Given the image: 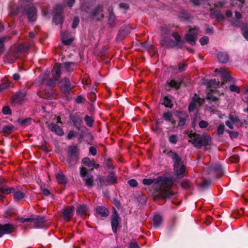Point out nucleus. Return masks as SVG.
<instances>
[{
  "mask_svg": "<svg viewBox=\"0 0 248 248\" xmlns=\"http://www.w3.org/2000/svg\"><path fill=\"white\" fill-rule=\"evenodd\" d=\"M174 181L172 178L158 177L155 179H144L142 183L144 185H154L156 192L161 198H170L173 195L170 188Z\"/></svg>",
  "mask_w": 248,
  "mask_h": 248,
  "instance_id": "obj_1",
  "label": "nucleus"
},
{
  "mask_svg": "<svg viewBox=\"0 0 248 248\" xmlns=\"http://www.w3.org/2000/svg\"><path fill=\"white\" fill-rule=\"evenodd\" d=\"M167 155L170 157L173 163V172L178 178L184 177L186 171V166L182 161L181 157L175 152L169 151Z\"/></svg>",
  "mask_w": 248,
  "mask_h": 248,
  "instance_id": "obj_2",
  "label": "nucleus"
},
{
  "mask_svg": "<svg viewBox=\"0 0 248 248\" xmlns=\"http://www.w3.org/2000/svg\"><path fill=\"white\" fill-rule=\"evenodd\" d=\"M189 142H191L193 145L198 148H200L202 146H206L209 144L211 138L209 136L206 135H200L195 133H191L188 135Z\"/></svg>",
  "mask_w": 248,
  "mask_h": 248,
  "instance_id": "obj_3",
  "label": "nucleus"
},
{
  "mask_svg": "<svg viewBox=\"0 0 248 248\" xmlns=\"http://www.w3.org/2000/svg\"><path fill=\"white\" fill-rule=\"evenodd\" d=\"M171 36L174 38V40L170 39H161L160 41L161 46L166 47H174L176 46L181 47L183 45L184 42L177 32H172Z\"/></svg>",
  "mask_w": 248,
  "mask_h": 248,
  "instance_id": "obj_4",
  "label": "nucleus"
},
{
  "mask_svg": "<svg viewBox=\"0 0 248 248\" xmlns=\"http://www.w3.org/2000/svg\"><path fill=\"white\" fill-rule=\"evenodd\" d=\"M75 68L74 62H66L62 63H56L52 69L51 73L54 76L61 77L62 72H70Z\"/></svg>",
  "mask_w": 248,
  "mask_h": 248,
  "instance_id": "obj_5",
  "label": "nucleus"
},
{
  "mask_svg": "<svg viewBox=\"0 0 248 248\" xmlns=\"http://www.w3.org/2000/svg\"><path fill=\"white\" fill-rule=\"evenodd\" d=\"M97 186L102 188L104 186H107L109 185H114L117 183V176L114 171L110 172L108 178L106 179L104 176H98L96 179Z\"/></svg>",
  "mask_w": 248,
  "mask_h": 248,
  "instance_id": "obj_6",
  "label": "nucleus"
},
{
  "mask_svg": "<svg viewBox=\"0 0 248 248\" xmlns=\"http://www.w3.org/2000/svg\"><path fill=\"white\" fill-rule=\"evenodd\" d=\"M80 175L85 182V186L89 188L92 187L93 183V175L88 173L87 168L81 167Z\"/></svg>",
  "mask_w": 248,
  "mask_h": 248,
  "instance_id": "obj_7",
  "label": "nucleus"
},
{
  "mask_svg": "<svg viewBox=\"0 0 248 248\" xmlns=\"http://www.w3.org/2000/svg\"><path fill=\"white\" fill-rule=\"evenodd\" d=\"M23 14L27 15L30 22H33L36 19L37 9L32 4L26 5L23 9Z\"/></svg>",
  "mask_w": 248,
  "mask_h": 248,
  "instance_id": "obj_8",
  "label": "nucleus"
},
{
  "mask_svg": "<svg viewBox=\"0 0 248 248\" xmlns=\"http://www.w3.org/2000/svg\"><path fill=\"white\" fill-rule=\"evenodd\" d=\"M63 7L59 4L56 5L54 9V16L53 21L56 24H61L63 22Z\"/></svg>",
  "mask_w": 248,
  "mask_h": 248,
  "instance_id": "obj_9",
  "label": "nucleus"
},
{
  "mask_svg": "<svg viewBox=\"0 0 248 248\" xmlns=\"http://www.w3.org/2000/svg\"><path fill=\"white\" fill-rule=\"evenodd\" d=\"M199 32V29L197 27L189 29L188 33L185 35L186 41L192 46L194 45Z\"/></svg>",
  "mask_w": 248,
  "mask_h": 248,
  "instance_id": "obj_10",
  "label": "nucleus"
},
{
  "mask_svg": "<svg viewBox=\"0 0 248 248\" xmlns=\"http://www.w3.org/2000/svg\"><path fill=\"white\" fill-rule=\"evenodd\" d=\"M121 218L119 216L116 209L113 208L112 214L111 217V225L112 230L114 233H116L117 228L121 223Z\"/></svg>",
  "mask_w": 248,
  "mask_h": 248,
  "instance_id": "obj_11",
  "label": "nucleus"
},
{
  "mask_svg": "<svg viewBox=\"0 0 248 248\" xmlns=\"http://www.w3.org/2000/svg\"><path fill=\"white\" fill-rule=\"evenodd\" d=\"M69 119L74 126L78 129H79L82 122V119L80 116L79 113H71L69 115Z\"/></svg>",
  "mask_w": 248,
  "mask_h": 248,
  "instance_id": "obj_12",
  "label": "nucleus"
},
{
  "mask_svg": "<svg viewBox=\"0 0 248 248\" xmlns=\"http://www.w3.org/2000/svg\"><path fill=\"white\" fill-rule=\"evenodd\" d=\"M59 86L64 93H68L73 88L69 79L67 78L62 79L59 83Z\"/></svg>",
  "mask_w": 248,
  "mask_h": 248,
  "instance_id": "obj_13",
  "label": "nucleus"
},
{
  "mask_svg": "<svg viewBox=\"0 0 248 248\" xmlns=\"http://www.w3.org/2000/svg\"><path fill=\"white\" fill-rule=\"evenodd\" d=\"M15 230L14 225L11 223L5 224H0V237L4 234H10Z\"/></svg>",
  "mask_w": 248,
  "mask_h": 248,
  "instance_id": "obj_14",
  "label": "nucleus"
},
{
  "mask_svg": "<svg viewBox=\"0 0 248 248\" xmlns=\"http://www.w3.org/2000/svg\"><path fill=\"white\" fill-rule=\"evenodd\" d=\"M31 222L34 224L35 227L37 228H47L48 226V224H47L44 217H38L33 218H31Z\"/></svg>",
  "mask_w": 248,
  "mask_h": 248,
  "instance_id": "obj_15",
  "label": "nucleus"
},
{
  "mask_svg": "<svg viewBox=\"0 0 248 248\" xmlns=\"http://www.w3.org/2000/svg\"><path fill=\"white\" fill-rule=\"evenodd\" d=\"M103 6L102 5H98L91 11V15L95 17L97 20H101L104 17L103 13Z\"/></svg>",
  "mask_w": 248,
  "mask_h": 248,
  "instance_id": "obj_16",
  "label": "nucleus"
},
{
  "mask_svg": "<svg viewBox=\"0 0 248 248\" xmlns=\"http://www.w3.org/2000/svg\"><path fill=\"white\" fill-rule=\"evenodd\" d=\"M74 209L75 208L73 206L66 207L62 209V213L65 220H70V218L73 216Z\"/></svg>",
  "mask_w": 248,
  "mask_h": 248,
  "instance_id": "obj_17",
  "label": "nucleus"
},
{
  "mask_svg": "<svg viewBox=\"0 0 248 248\" xmlns=\"http://www.w3.org/2000/svg\"><path fill=\"white\" fill-rule=\"evenodd\" d=\"M207 171L208 173H215L217 174H222V167L219 164H213L208 168Z\"/></svg>",
  "mask_w": 248,
  "mask_h": 248,
  "instance_id": "obj_18",
  "label": "nucleus"
},
{
  "mask_svg": "<svg viewBox=\"0 0 248 248\" xmlns=\"http://www.w3.org/2000/svg\"><path fill=\"white\" fill-rule=\"evenodd\" d=\"M131 28L127 25L122 26L118 33L117 38V39H121L124 37L126 35L128 34L131 31Z\"/></svg>",
  "mask_w": 248,
  "mask_h": 248,
  "instance_id": "obj_19",
  "label": "nucleus"
},
{
  "mask_svg": "<svg viewBox=\"0 0 248 248\" xmlns=\"http://www.w3.org/2000/svg\"><path fill=\"white\" fill-rule=\"evenodd\" d=\"M79 159V157L72 156L67 155V158L65 162V164L68 167H74L78 163Z\"/></svg>",
  "mask_w": 248,
  "mask_h": 248,
  "instance_id": "obj_20",
  "label": "nucleus"
},
{
  "mask_svg": "<svg viewBox=\"0 0 248 248\" xmlns=\"http://www.w3.org/2000/svg\"><path fill=\"white\" fill-rule=\"evenodd\" d=\"M96 213L97 215L102 217H107L109 214L108 209L103 206H97L96 207Z\"/></svg>",
  "mask_w": 248,
  "mask_h": 248,
  "instance_id": "obj_21",
  "label": "nucleus"
},
{
  "mask_svg": "<svg viewBox=\"0 0 248 248\" xmlns=\"http://www.w3.org/2000/svg\"><path fill=\"white\" fill-rule=\"evenodd\" d=\"M48 128L51 131L55 132L59 136L63 135L64 133L63 130L56 124H50L48 125Z\"/></svg>",
  "mask_w": 248,
  "mask_h": 248,
  "instance_id": "obj_22",
  "label": "nucleus"
},
{
  "mask_svg": "<svg viewBox=\"0 0 248 248\" xmlns=\"http://www.w3.org/2000/svg\"><path fill=\"white\" fill-rule=\"evenodd\" d=\"M0 192L2 194H9L15 192V188L8 186L6 184H3L0 187Z\"/></svg>",
  "mask_w": 248,
  "mask_h": 248,
  "instance_id": "obj_23",
  "label": "nucleus"
},
{
  "mask_svg": "<svg viewBox=\"0 0 248 248\" xmlns=\"http://www.w3.org/2000/svg\"><path fill=\"white\" fill-rule=\"evenodd\" d=\"M67 155L78 157V149L77 146L76 145L70 146L68 149Z\"/></svg>",
  "mask_w": 248,
  "mask_h": 248,
  "instance_id": "obj_24",
  "label": "nucleus"
},
{
  "mask_svg": "<svg viewBox=\"0 0 248 248\" xmlns=\"http://www.w3.org/2000/svg\"><path fill=\"white\" fill-rule=\"evenodd\" d=\"M217 58L219 62L221 63H226L229 60V56L224 52H219L217 55Z\"/></svg>",
  "mask_w": 248,
  "mask_h": 248,
  "instance_id": "obj_25",
  "label": "nucleus"
},
{
  "mask_svg": "<svg viewBox=\"0 0 248 248\" xmlns=\"http://www.w3.org/2000/svg\"><path fill=\"white\" fill-rule=\"evenodd\" d=\"M20 7L16 4H11L9 7V14L11 16H16L19 12Z\"/></svg>",
  "mask_w": 248,
  "mask_h": 248,
  "instance_id": "obj_26",
  "label": "nucleus"
},
{
  "mask_svg": "<svg viewBox=\"0 0 248 248\" xmlns=\"http://www.w3.org/2000/svg\"><path fill=\"white\" fill-rule=\"evenodd\" d=\"M13 198L15 201L19 202L21 201L25 197V193L20 190L16 191L14 192Z\"/></svg>",
  "mask_w": 248,
  "mask_h": 248,
  "instance_id": "obj_27",
  "label": "nucleus"
},
{
  "mask_svg": "<svg viewBox=\"0 0 248 248\" xmlns=\"http://www.w3.org/2000/svg\"><path fill=\"white\" fill-rule=\"evenodd\" d=\"M215 71V72H219L221 73V78L224 81H227L231 80V78L230 74L225 71L224 69H220L218 70L216 69Z\"/></svg>",
  "mask_w": 248,
  "mask_h": 248,
  "instance_id": "obj_28",
  "label": "nucleus"
},
{
  "mask_svg": "<svg viewBox=\"0 0 248 248\" xmlns=\"http://www.w3.org/2000/svg\"><path fill=\"white\" fill-rule=\"evenodd\" d=\"M18 57H19V54H18V52H17L16 51L13 52L12 53H10L8 55H7V56H6V60L9 63H12Z\"/></svg>",
  "mask_w": 248,
  "mask_h": 248,
  "instance_id": "obj_29",
  "label": "nucleus"
},
{
  "mask_svg": "<svg viewBox=\"0 0 248 248\" xmlns=\"http://www.w3.org/2000/svg\"><path fill=\"white\" fill-rule=\"evenodd\" d=\"M56 179L59 184L65 185L67 183V179L62 172L58 173L56 175Z\"/></svg>",
  "mask_w": 248,
  "mask_h": 248,
  "instance_id": "obj_30",
  "label": "nucleus"
},
{
  "mask_svg": "<svg viewBox=\"0 0 248 248\" xmlns=\"http://www.w3.org/2000/svg\"><path fill=\"white\" fill-rule=\"evenodd\" d=\"M68 34V32L66 31L64 32H61V39L63 44L64 45H69L72 43L73 40L72 38H66V35Z\"/></svg>",
  "mask_w": 248,
  "mask_h": 248,
  "instance_id": "obj_31",
  "label": "nucleus"
},
{
  "mask_svg": "<svg viewBox=\"0 0 248 248\" xmlns=\"http://www.w3.org/2000/svg\"><path fill=\"white\" fill-rule=\"evenodd\" d=\"M182 83L181 80H176L175 79H171L170 81H168L167 84L170 87L174 88L177 90L179 88Z\"/></svg>",
  "mask_w": 248,
  "mask_h": 248,
  "instance_id": "obj_32",
  "label": "nucleus"
},
{
  "mask_svg": "<svg viewBox=\"0 0 248 248\" xmlns=\"http://www.w3.org/2000/svg\"><path fill=\"white\" fill-rule=\"evenodd\" d=\"M212 18H215L218 21L223 20L224 19V15L218 11H215L210 15Z\"/></svg>",
  "mask_w": 248,
  "mask_h": 248,
  "instance_id": "obj_33",
  "label": "nucleus"
},
{
  "mask_svg": "<svg viewBox=\"0 0 248 248\" xmlns=\"http://www.w3.org/2000/svg\"><path fill=\"white\" fill-rule=\"evenodd\" d=\"M26 94V92L24 91H20L17 92L15 95V101L16 102H20L24 99Z\"/></svg>",
  "mask_w": 248,
  "mask_h": 248,
  "instance_id": "obj_34",
  "label": "nucleus"
},
{
  "mask_svg": "<svg viewBox=\"0 0 248 248\" xmlns=\"http://www.w3.org/2000/svg\"><path fill=\"white\" fill-rule=\"evenodd\" d=\"M153 225L154 227L157 228L159 227L162 221V217L159 215H155L154 216L153 219Z\"/></svg>",
  "mask_w": 248,
  "mask_h": 248,
  "instance_id": "obj_35",
  "label": "nucleus"
},
{
  "mask_svg": "<svg viewBox=\"0 0 248 248\" xmlns=\"http://www.w3.org/2000/svg\"><path fill=\"white\" fill-rule=\"evenodd\" d=\"M29 46L26 43L20 44L17 48L16 51L21 53H27L28 49H29Z\"/></svg>",
  "mask_w": 248,
  "mask_h": 248,
  "instance_id": "obj_36",
  "label": "nucleus"
},
{
  "mask_svg": "<svg viewBox=\"0 0 248 248\" xmlns=\"http://www.w3.org/2000/svg\"><path fill=\"white\" fill-rule=\"evenodd\" d=\"M162 104L164 105L166 108H171L173 107L171 99L170 97L169 96H165L163 98Z\"/></svg>",
  "mask_w": 248,
  "mask_h": 248,
  "instance_id": "obj_37",
  "label": "nucleus"
},
{
  "mask_svg": "<svg viewBox=\"0 0 248 248\" xmlns=\"http://www.w3.org/2000/svg\"><path fill=\"white\" fill-rule=\"evenodd\" d=\"M163 119L166 122H171L173 119V115L171 111L164 112L162 115Z\"/></svg>",
  "mask_w": 248,
  "mask_h": 248,
  "instance_id": "obj_38",
  "label": "nucleus"
},
{
  "mask_svg": "<svg viewBox=\"0 0 248 248\" xmlns=\"http://www.w3.org/2000/svg\"><path fill=\"white\" fill-rule=\"evenodd\" d=\"M52 75V78H49L47 81V85L49 86H54L56 85L57 82L58 81V79L60 77H56Z\"/></svg>",
  "mask_w": 248,
  "mask_h": 248,
  "instance_id": "obj_39",
  "label": "nucleus"
},
{
  "mask_svg": "<svg viewBox=\"0 0 248 248\" xmlns=\"http://www.w3.org/2000/svg\"><path fill=\"white\" fill-rule=\"evenodd\" d=\"M169 142L173 144H175L178 141V136L176 134H172L168 137Z\"/></svg>",
  "mask_w": 248,
  "mask_h": 248,
  "instance_id": "obj_40",
  "label": "nucleus"
},
{
  "mask_svg": "<svg viewBox=\"0 0 248 248\" xmlns=\"http://www.w3.org/2000/svg\"><path fill=\"white\" fill-rule=\"evenodd\" d=\"M87 210V207L86 205L83 204L79 206L77 209V213L79 215H82L84 214L86 210Z\"/></svg>",
  "mask_w": 248,
  "mask_h": 248,
  "instance_id": "obj_41",
  "label": "nucleus"
},
{
  "mask_svg": "<svg viewBox=\"0 0 248 248\" xmlns=\"http://www.w3.org/2000/svg\"><path fill=\"white\" fill-rule=\"evenodd\" d=\"M31 118H27L24 119H18V123L22 125L26 126L31 124Z\"/></svg>",
  "mask_w": 248,
  "mask_h": 248,
  "instance_id": "obj_42",
  "label": "nucleus"
},
{
  "mask_svg": "<svg viewBox=\"0 0 248 248\" xmlns=\"http://www.w3.org/2000/svg\"><path fill=\"white\" fill-rule=\"evenodd\" d=\"M84 121L87 126L92 127L94 122L93 118L86 115L84 117Z\"/></svg>",
  "mask_w": 248,
  "mask_h": 248,
  "instance_id": "obj_43",
  "label": "nucleus"
},
{
  "mask_svg": "<svg viewBox=\"0 0 248 248\" xmlns=\"http://www.w3.org/2000/svg\"><path fill=\"white\" fill-rule=\"evenodd\" d=\"M10 37H0V53H2L4 50V43L7 40H9Z\"/></svg>",
  "mask_w": 248,
  "mask_h": 248,
  "instance_id": "obj_44",
  "label": "nucleus"
},
{
  "mask_svg": "<svg viewBox=\"0 0 248 248\" xmlns=\"http://www.w3.org/2000/svg\"><path fill=\"white\" fill-rule=\"evenodd\" d=\"M187 117V116L186 115L184 117L179 116L178 117V126H182L185 125Z\"/></svg>",
  "mask_w": 248,
  "mask_h": 248,
  "instance_id": "obj_45",
  "label": "nucleus"
},
{
  "mask_svg": "<svg viewBox=\"0 0 248 248\" xmlns=\"http://www.w3.org/2000/svg\"><path fill=\"white\" fill-rule=\"evenodd\" d=\"M229 119L233 124H235L240 121L237 117H236L232 114L229 115Z\"/></svg>",
  "mask_w": 248,
  "mask_h": 248,
  "instance_id": "obj_46",
  "label": "nucleus"
},
{
  "mask_svg": "<svg viewBox=\"0 0 248 248\" xmlns=\"http://www.w3.org/2000/svg\"><path fill=\"white\" fill-rule=\"evenodd\" d=\"M82 162L85 165L91 167L92 166V162L89 158L84 157L82 159Z\"/></svg>",
  "mask_w": 248,
  "mask_h": 248,
  "instance_id": "obj_47",
  "label": "nucleus"
},
{
  "mask_svg": "<svg viewBox=\"0 0 248 248\" xmlns=\"http://www.w3.org/2000/svg\"><path fill=\"white\" fill-rule=\"evenodd\" d=\"M13 126L11 125H6L3 127L2 130L5 133H10L12 132Z\"/></svg>",
  "mask_w": 248,
  "mask_h": 248,
  "instance_id": "obj_48",
  "label": "nucleus"
},
{
  "mask_svg": "<svg viewBox=\"0 0 248 248\" xmlns=\"http://www.w3.org/2000/svg\"><path fill=\"white\" fill-rule=\"evenodd\" d=\"M10 86V83L8 82H4L0 84V92L8 88Z\"/></svg>",
  "mask_w": 248,
  "mask_h": 248,
  "instance_id": "obj_49",
  "label": "nucleus"
},
{
  "mask_svg": "<svg viewBox=\"0 0 248 248\" xmlns=\"http://www.w3.org/2000/svg\"><path fill=\"white\" fill-rule=\"evenodd\" d=\"M15 219L18 220L21 223H24L26 222H31V218H24V217H17L15 218Z\"/></svg>",
  "mask_w": 248,
  "mask_h": 248,
  "instance_id": "obj_50",
  "label": "nucleus"
},
{
  "mask_svg": "<svg viewBox=\"0 0 248 248\" xmlns=\"http://www.w3.org/2000/svg\"><path fill=\"white\" fill-rule=\"evenodd\" d=\"M224 130V125L223 124H220L217 128V133L218 135H222Z\"/></svg>",
  "mask_w": 248,
  "mask_h": 248,
  "instance_id": "obj_51",
  "label": "nucleus"
},
{
  "mask_svg": "<svg viewBox=\"0 0 248 248\" xmlns=\"http://www.w3.org/2000/svg\"><path fill=\"white\" fill-rule=\"evenodd\" d=\"M79 23V19L78 16H75L74 18L73 23L72 24V27L73 29L76 28Z\"/></svg>",
  "mask_w": 248,
  "mask_h": 248,
  "instance_id": "obj_52",
  "label": "nucleus"
},
{
  "mask_svg": "<svg viewBox=\"0 0 248 248\" xmlns=\"http://www.w3.org/2000/svg\"><path fill=\"white\" fill-rule=\"evenodd\" d=\"M198 124H199V126L201 128L203 129V128H206L208 126L209 124L207 121H204V120H202L199 122Z\"/></svg>",
  "mask_w": 248,
  "mask_h": 248,
  "instance_id": "obj_53",
  "label": "nucleus"
},
{
  "mask_svg": "<svg viewBox=\"0 0 248 248\" xmlns=\"http://www.w3.org/2000/svg\"><path fill=\"white\" fill-rule=\"evenodd\" d=\"M200 43L201 45H206L209 42V39L207 36H203L200 39Z\"/></svg>",
  "mask_w": 248,
  "mask_h": 248,
  "instance_id": "obj_54",
  "label": "nucleus"
},
{
  "mask_svg": "<svg viewBox=\"0 0 248 248\" xmlns=\"http://www.w3.org/2000/svg\"><path fill=\"white\" fill-rule=\"evenodd\" d=\"M85 101V99L81 95H78L75 98V102L77 104H81Z\"/></svg>",
  "mask_w": 248,
  "mask_h": 248,
  "instance_id": "obj_55",
  "label": "nucleus"
},
{
  "mask_svg": "<svg viewBox=\"0 0 248 248\" xmlns=\"http://www.w3.org/2000/svg\"><path fill=\"white\" fill-rule=\"evenodd\" d=\"M128 185L132 187H136L138 185L137 181L134 179H130L128 181Z\"/></svg>",
  "mask_w": 248,
  "mask_h": 248,
  "instance_id": "obj_56",
  "label": "nucleus"
},
{
  "mask_svg": "<svg viewBox=\"0 0 248 248\" xmlns=\"http://www.w3.org/2000/svg\"><path fill=\"white\" fill-rule=\"evenodd\" d=\"M230 90L231 92H234L238 93H239L240 92L239 88L235 85H230Z\"/></svg>",
  "mask_w": 248,
  "mask_h": 248,
  "instance_id": "obj_57",
  "label": "nucleus"
},
{
  "mask_svg": "<svg viewBox=\"0 0 248 248\" xmlns=\"http://www.w3.org/2000/svg\"><path fill=\"white\" fill-rule=\"evenodd\" d=\"M180 185L181 186L185 189H187L190 187V183L188 181H182Z\"/></svg>",
  "mask_w": 248,
  "mask_h": 248,
  "instance_id": "obj_58",
  "label": "nucleus"
},
{
  "mask_svg": "<svg viewBox=\"0 0 248 248\" xmlns=\"http://www.w3.org/2000/svg\"><path fill=\"white\" fill-rule=\"evenodd\" d=\"M2 111L3 114L5 115H8L11 113V110L8 106L4 107L2 109Z\"/></svg>",
  "mask_w": 248,
  "mask_h": 248,
  "instance_id": "obj_59",
  "label": "nucleus"
},
{
  "mask_svg": "<svg viewBox=\"0 0 248 248\" xmlns=\"http://www.w3.org/2000/svg\"><path fill=\"white\" fill-rule=\"evenodd\" d=\"M242 30H244L243 32V36L244 38L247 40H248V25H247V28L245 29V26H243L242 27Z\"/></svg>",
  "mask_w": 248,
  "mask_h": 248,
  "instance_id": "obj_60",
  "label": "nucleus"
},
{
  "mask_svg": "<svg viewBox=\"0 0 248 248\" xmlns=\"http://www.w3.org/2000/svg\"><path fill=\"white\" fill-rule=\"evenodd\" d=\"M108 12L109 14L108 21L111 23V18L113 17L114 18V14L113 13V8L111 6L109 7V8L108 9Z\"/></svg>",
  "mask_w": 248,
  "mask_h": 248,
  "instance_id": "obj_61",
  "label": "nucleus"
},
{
  "mask_svg": "<svg viewBox=\"0 0 248 248\" xmlns=\"http://www.w3.org/2000/svg\"><path fill=\"white\" fill-rule=\"evenodd\" d=\"M162 33L164 34H168L170 32V28L169 27H164L162 28L161 29Z\"/></svg>",
  "mask_w": 248,
  "mask_h": 248,
  "instance_id": "obj_62",
  "label": "nucleus"
},
{
  "mask_svg": "<svg viewBox=\"0 0 248 248\" xmlns=\"http://www.w3.org/2000/svg\"><path fill=\"white\" fill-rule=\"evenodd\" d=\"M77 133L74 131L70 130L68 134L67 135V139L68 140H71L73 137L76 135Z\"/></svg>",
  "mask_w": 248,
  "mask_h": 248,
  "instance_id": "obj_63",
  "label": "nucleus"
},
{
  "mask_svg": "<svg viewBox=\"0 0 248 248\" xmlns=\"http://www.w3.org/2000/svg\"><path fill=\"white\" fill-rule=\"evenodd\" d=\"M207 98L212 101H216L217 100V97L213 95L211 93H208L207 94Z\"/></svg>",
  "mask_w": 248,
  "mask_h": 248,
  "instance_id": "obj_64",
  "label": "nucleus"
}]
</instances>
